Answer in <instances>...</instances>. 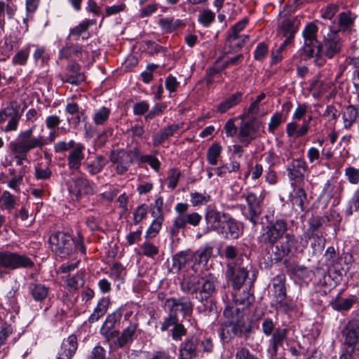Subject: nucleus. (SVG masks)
Returning a JSON list of instances; mask_svg holds the SVG:
<instances>
[{
	"instance_id": "obj_1",
	"label": "nucleus",
	"mask_w": 359,
	"mask_h": 359,
	"mask_svg": "<svg viewBox=\"0 0 359 359\" xmlns=\"http://www.w3.org/2000/svg\"><path fill=\"white\" fill-rule=\"evenodd\" d=\"M49 242L53 251L62 258L67 257L76 251L86 254V248L79 234L78 239L74 240L67 233L56 232L50 236Z\"/></svg>"
},
{
	"instance_id": "obj_2",
	"label": "nucleus",
	"mask_w": 359,
	"mask_h": 359,
	"mask_svg": "<svg viewBox=\"0 0 359 359\" xmlns=\"http://www.w3.org/2000/svg\"><path fill=\"white\" fill-rule=\"evenodd\" d=\"M34 266V262L25 253L9 250L0 251V278H3L11 271L30 269Z\"/></svg>"
},
{
	"instance_id": "obj_3",
	"label": "nucleus",
	"mask_w": 359,
	"mask_h": 359,
	"mask_svg": "<svg viewBox=\"0 0 359 359\" xmlns=\"http://www.w3.org/2000/svg\"><path fill=\"white\" fill-rule=\"evenodd\" d=\"M41 138L33 139L29 132H20L17 137L9 144L11 151L15 155L17 165H21L23 160H27V154L43 144Z\"/></svg>"
},
{
	"instance_id": "obj_4",
	"label": "nucleus",
	"mask_w": 359,
	"mask_h": 359,
	"mask_svg": "<svg viewBox=\"0 0 359 359\" xmlns=\"http://www.w3.org/2000/svg\"><path fill=\"white\" fill-rule=\"evenodd\" d=\"M262 330L266 336L271 335L269 341V351L271 356L276 355L278 348L283 346V342L287 339L288 330L280 327L275 329L273 320L267 318L262 323Z\"/></svg>"
},
{
	"instance_id": "obj_5",
	"label": "nucleus",
	"mask_w": 359,
	"mask_h": 359,
	"mask_svg": "<svg viewBox=\"0 0 359 359\" xmlns=\"http://www.w3.org/2000/svg\"><path fill=\"white\" fill-rule=\"evenodd\" d=\"M318 30V27L315 24L309 23L302 31L304 38L302 52L306 59L320 55V44L316 36Z\"/></svg>"
},
{
	"instance_id": "obj_6",
	"label": "nucleus",
	"mask_w": 359,
	"mask_h": 359,
	"mask_svg": "<svg viewBox=\"0 0 359 359\" xmlns=\"http://www.w3.org/2000/svg\"><path fill=\"white\" fill-rule=\"evenodd\" d=\"M22 114L20 107L16 101H11L8 105L0 110V123L8 119L4 128V132L15 131Z\"/></svg>"
},
{
	"instance_id": "obj_7",
	"label": "nucleus",
	"mask_w": 359,
	"mask_h": 359,
	"mask_svg": "<svg viewBox=\"0 0 359 359\" xmlns=\"http://www.w3.org/2000/svg\"><path fill=\"white\" fill-rule=\"evenodd\" d=\"M287 229V224L284 219H276L274 222L269 223L263 229V233L259 238V241L273 245L283 237Z\"/></svg>"
},
{
	"instance_id": "obj_8",
	"label": "nucleus",
	"mask_w": 359,
	"mask_h": 359,
	"mask_svg": "<svg viewBox=\"0 0 359 359\" xmlns=\"http://www.w3.org/2000/svg\"><path fill=\"white\" fill-rule=\"evenodd\" d=\"M263 129L264 124L261 121L249 120L243 121L238 128V139L241 143L247 147Z\"/></svg>"
},
{
	"instance_id": "obj_9",
	"label": "nucleus",
	"mask_w": 359,
	"mask_h": 359,
	"mask_svg": "<svg viewBox=\"0 0 359 359\" xmlns=\"http://www.w3.org/2000/svg\"><path fill=\"white\" fill-rule=\"evenodd\" d=\"M233 296L234 304L226 305L224 310V315L226 318H233L234 313H242L241 310L248 307L253 301V297L248 287H245L242 293H236Z\"/></svg>"
},
{
	"instance_id": "obj_10",
	"label": "nucleus",
	"mask_w": 359,
	"mask_h": 359,
	"mask_svg": "<svg viewBox=\"0 0 359 359\" xmlns=\"http://www.w3.org/2000/svg\"><path fill=\"white\" fill-rule=\"evenodd\" d=\"M248 276V271L239 263L229 262L226 277L231 282L235 290H239L243 286Z\"/></svg>"
},
{
	"instance_id": "obj_11",
	"label": "nucleus",
	"mask_w": 359,
	"mask_h": 359,
	"mask_svg": "<svg viewBox=\"0 0 359 359\" xmlns=\"http://www.w3.org/2000/svg\"><path fill=\"white\" fill-rule=\"evenodd\" d=\"M201 219L202 216L196 212L187 213L182 216H177L173 221L172 226L170 227V234L172 237L177 236L180 230L186 229L187 224L197 226Z\"/></svg>"
},
{
	"instance_id": "obj_12",
	"label": "nucleus",
	"mask_w": 359,
	"mask_h": 359,
	"mask_svg": "<svg viewBox=\"0 0 359 359\" xmlns=\"http://www.w3.org/2000/svg\"><path fill=\"white\" fill-rule=\"evenodd\" d=\"M217 233L225 239L234 240L242 234V228L240 224L227 213Z\"/></svg>"
},
{
	"instance_id": "obj_13",
	"label": "nucleus",
	"mask_w": 359,
	"mask_h": 359,
	"mask_svg": "<svg viewBox=\"0 0 359 359\" xmlns=\"http://www.w3.org/2000/svg\"><path fill=\"white\" fill-rule=\"evenodd\" d=\"M109 160L113 164L116 165V171L118 175L126 173L133 163L131 153L123 150L112 151Z\"/></svg>"
},
{
	"instance_id": "obj_14",
	"label": "nucleus",
	"mask_w": 359,
	"mask_h": 359,
	"mask_svg": "<svg viewBox=\"0 0 359 359\" xmlns=\"http://www.w3.org/2000/svg\"><path fill=\"white\" fill-rule=\"evenodd\" d=\"M341 47L339 36L337 32L330 31L324 37V42L320 45V54L324 53L327 57L332 58L338 53Z\"/></svg>"
},
{
	"instance_id": "obj_15",
	"label": "nucleus",
	"mask_w": 359,
	"mask_h": 359,
	"mask_svg": "<svg viewBox=\"0 0 359 359\" xmlns=\"http://www.w3.org/2000/svg\"><path fill=\"white\" fill-rule=\"evenodd\" d=\"M217 278L213 276H202L198 285V290L195 292L196 298L200 302L207 300L216 291Z\"/></svg>"
},
{
	"instance_id": "obj_16",
	"label": "nucleus",
	"mask_w": 359,
	"mask_h": 359,
	"mask_svg": "<svg viewBox=\"0 0 359 359\" xmlns=\"http://www.w3.org/2000/svg\"><path fill=\"white\" fill-rule=\"evenodd\" d=\"M67 185L69 192L76 197H79L84 194H90L93 192L89 181L83 177L70 179L67 182Z\"/></svg>"
},
{
	"instance_id": "obj_17",
	"label": "nucleus",
	"mask_w": 359,
	"mask_h": 359,
	"mask_svg": "<svg viewBox=\"0 0 359 359\" xmlns=\"http://www.w3.org/2000/svg\"><path fill=\"white\" fill-rule=\"evenodd\" d=\"M245 201L248 207L247 218L255 226L259 223V216L262 214V200L253 193H248L245 196Z\"/></svg>"
},
{
	"instance_id": "obj_18",
	"label": "nucleus",
	"mask_w": 359,
	"mask_h": 359,
	"mask_svg": "<svg viewBox=\"0 0 359 359\" xmlns=\"http://www.w3.org/2000/svg\"><path fill=\"white\" fill-rule=\"evenodd\" d=\"M198 344L199 340L195 336L186 339L180 346L179 359H196Z\"/></svg>"
},
{
	"instance_id": "obj_19",
	"label": "nucleus",
	"mask_w": 359,
	"mask_h": 359,
	"mask_svg": "<svg viewBox=\"0 0 359 359\" xmlns=\"http://www.w3.org/2000/svg\"><path fill=\"white\" fill-rule=\"evenodd\" d=\"M276 259L280 260L283 257L289 254L297 252L298 249V241L294 235L286 234L280 245L276 246Z\"/></svg>"
},
{
	"instance_id": "obj_20",
	"label": "nucleus",
	"mask_w": 359,
	"mask_h": 359,
	"mask_svg": "<svg viewBox=\"0 0 359 359\" xmlns=\"http://www.w3.org/2000/svg\"><path fill=\"white\" fill-rule=\"evenodd\" d=\"M307 169L306 161L303 158L293 159L287 165V175L291 181H298L302 180Z\"/></svg>"
},
{
	"instance_id": "obj_21",
	"label": "nucleus",
	"mask_w": 359,
	"mask_h": 359,
	"mask_svg": "<svg viewBox=\"0 0 359 359\" xmlns=\"http://www.w3.org/2000/svg\"><path fill=\"white\" fill-rule=\"evenodd\" d=\"M226 214L212 208L208 210L205 215V220L208 225V232L215 231L217 233Z\"/></svg>"
},
{
	"instance_id": "obj_22",
	"label": "nucleus",
	"mask_w": 359,
	"mask_h": 359,
	"mask_svg": "<svg viewBox=\"0 0 359 359\" xmlns=\"http://www.w3.org/2000/svg\"><path fill=\"white\" fill-rule=\"evenodd\" d=\"M77 349V340L75 335H70L64 339L58 350L56 359H72Z\"/></svg>"
},
{
	"instance_id": "obj_23",
	"label": "nucleus",
	"mask_w": 359,
	"mask_h": 359,
	"mask_svg": "<svg viewBox=\"0 0 359 359\" xmlns=\"http://www.w3.org/2000/svg\"><path fill=\"white\" fill-rule=\"evenodd\" d=\"M241 316L242 313H234L233 318H231V323L236 337H243L247 339L251 332L252 327Z\"/></svg>"
},
{
	"instance_id": "obj_24",
	"label": "nucleus",
	"mask_w": 359,
	"mask_h": 359,
	"mask_svg": "<svg viewBox=\"0 0 359 359\" xmlns=\"http://www.w3.org/2000/svg\"><path fill=\"white\" fill-rule=\"evenodd\" d=\"M345 343L350 346H354L359 341V321L355 319L350 320L344 331Z\"/></svg>"
},
{
	"instance_id": "obj_25",
	"label": "nucleus",
	"mask_w": 359,
	"mask_h": 359,
	"mask_svg": "<svg viewBox=\"0 0 359 359\" xmlns=\"http://www.w3.org/2000/svg\"><path fill=\"white\" fill-rule=\"evenodd\" d=\"M201 276L196 273H187L184 275L181 282L180 288L184 292L194 294L197 290L198 285L201 280Z\"/></svg>"
},
{
	"instance_id": "obj_26",
	"label": "nucleus",
	"mask_w": 359,
	"mask_h": 359,
	"mask_svg": "<svg viewBox=\"0 0 359 359\" xmlns=\"http://www.w3.org/2000/svg\"><path fill=\"white\" fill-rule=\"evenodd\" d=\"M84 150L85 147L82 144L78 143L76 147L70 151L67 156V162L71 170L79 169L84 158Z\"/></svg>"
},
{
	"instance_id": "obj_27",
	"label": "nucleus",
	"mask_w": 359,
	"mask_h": 359,
	"mask_svg": "<svg viewBox=\"0 0 359 359\" xmlns=\"http://www.w3.org/2000/svg\"><path fill=\"white\" fill-rule=\"evenodd\" d=\"M118 320V317L116 313H111L107 316L102 326L100 328V334L107 339L110 340L118 335V332L112 330L116 323Z\"/></svg>"
},
{
	"instance_id": "obj_28",
	"label": "nucleus",
	"mask_w": 359,
	"mask_h": 359,
	"mask_svg": "<svg viewBox=\"0 0 359 359\" xmlns=\"http://www.w3.org/2000/svg\"><path fill=\"white\" fill-rule=\"evenodd\" d=\"M169 302L171 303V311L176 315L177 311L182 312L184 316L192 312L193 305L189 298L171 299Z\"/></svg>"
},
{
	"instance_id": "obj_29",
	"label": "nucleus",
	"mask_w": 359,
	"mask_h": 359,
	"mask_svg": "<svg viewBox=\"0 0 359 359\" xmlns=\"http://www.w3.org/2000/svg\"><path fill=\"white\" fill-rule=\"evenodd\" d=\"M180 128V124H172L161 130L154 135L152 138L153 144L158 146L162 144L166 140L172 137Z\"/></svg>"
},
{
	"instance_id": "obj_30",
	"label": "nucleus",
	"mask_w": 359,
	"mask_h": 359,
	"mask_svg": "<svg viewBox=\"0 0 359 359\" xmlns=\"http://www.w3.org/2000/svg\"><path fill=\"white\" fill-rule=\"evenodd\" d=\"M106 164L105 158L102 155H97L95 160L85 162L83 167L90 175H95L100 173Z\"/></svg>"
},
{
	"instance_id": "obj_31",
	"label": "nucleus",
	"mask_w": 359,
	"mask_h": 359,
	"mask_svg": "<svg viewBox=\"0 0 359 359\" xmlns=\"http://www.w3.org/2000/svg\"><path fill=\"white\" fill-rule=\"evenodd\" d=\"M138 324L137 323H130V325L126 327L121 335L117 339V345L119 347H123L128 343L132 342L134 336L137 332Z\"/></svg>"
},
{
	"instance_id": "obj_32",
	"label": "nucleus",
	"mask_w": 359,
	"mask_h": 359,
	"mask_svg": "<svg viewBox=\"0 0 359 359\" xmlns=\"http://www.w3.org/2000/svg\"><path fill=\"white\" fill-rule=\"evenodd\" d=\"M158 25L163 32L165 33H171L182 27L184 23L180 19L168 17L160 19Z\"/></svg>"
},
{
	"instance_id": "obj_33",
	"label": "nucleus",
	"mask_w": 359,
	"mask_h": 359,
	"mask_svg": "<svg viewBox=\"0 0 359 359\" xmlns=\"http://www.w3.org/2000/svg\"><path fill=\"white\" fill-rule=\"evenodd\" d=\"M109 304V299L107 297L102 298L97 303L93 313L90 316L88 321L90 323L97 322L107 312Z\"/></svg>"
},
{
	"instance_id": "obj_34",
	"label": "nucleus",
	"mask_w": 359,
	"mask_h": 359,
	"mask_svg": "<svg viewBox=\"0 0 359 359\" xmlns=\"http://www.w3.org/2000/svg\"><path fill=\"white\" fill-rule=\"evenodd\" d=\"M242 96V93L239 92L231 95L217 106V110L220 113H224L227 111L229 109L235 107L241 101Z\"/></svg>"
},
{
	"instance_id": "obj_35",
	"label": "nucleus",
	"mask_w": 359,
	"mask_h": 359,
	"mask_svg": "<svg viewBox=\"0 0 359 359\" xmlns=\"http://www.w3.org/2000/svg\"><path fill=\"white\" fill-rule=\"evenodd\" d=\"M358 117V111L356 107L353 105L347 107L343 114L344 126L349 128Z\"/></svg>"
},
{
	"instance_id": "obj_36",
	"label": "nucleus",
	"mask_w": 359,
	"mask_h": 359,
	"mask_svg": "<svg viewBox=\"0 0 359 359\" xmlns=\"http://www.w3.org/2000/svg\"><path fill=\"white\" fill-rule=\"evenodd\" d=\"M219 335L223 343H229L234 337H236L231 321L229 323H226L221 325L219 330Z\"/></svg>"
},
{
	"instance_id": "obj_37",
	"label": "nucleus",
	"mask_w": 359,
	"mask_h": 359,
	"mask_svg": "<svg viewBox=\"0 0 359 359\" xmlns=\"http://www.w3.org/2000/svg\"><path fill=\"white\" fill-rule=\"evenodd\" d=\"M29 290L36 301H43L48 294V287L41 283L31 285Z\"/></svg>"
},
{
	"instance_id": "obj_38",
	"label": "nucleus",
	"mask_w": 359,
	"mask_h": 359,
	"mask_svg": "<svg viewBox=\"0 0 359 359\" xmlns=\"http://www.w3.org/2000/svg\"><path fill=\"white\" fill-rule=\"evenodd\" d=\"M222 147L218 143L212 144L207 151V161L212 165H215L218 163V158L220 156Z\"/></svg>"
},
{
	"instance_id": "obj_39",
	"label": "nucleus",
	"mask_w": 359,
	"mask_h": 359,
	"mask_svg": "<svg viewBox=\"0 0 359 359\" xmlns=\"http://www.w3.org/2000/svg\"><path fill=\"white\" fill-rule=\"evenodd\" d=\"M354 303V299L337 297L331 302L332 307L338 311L348 310Z\"/></svg>"
},
{
	"instance_id": "obj_40",
	"label": "nucleus",
	"mask_w": 359,
	"mask_h": 359,
	"mask_svg": "<svg viewBox=\"0 0 359 359\" xmlns=\"http://www.w3.org/2000/svg\"><path fill=\"white\" fill-rule=\"evenodd\" d=\"M60 80L65 83H69L72 85L78 86L85 81V76L83 74H73L70 72H66L60 74L58 76Z\"/></svg>"
},
{
	"instance_id": "obj_41",
	"label": "nucleus",
	"mask_w": 359,
	"mask_h": 359,
	"mask_svg": "<svg viewBox=\"0 0 359 359\" xmlns=\"http://www.w3.org/2000/svg\"><path fill=\"white\" fill-rule=\"evenodd\" d=\"M16 9V6L13 3H6L4 0L0 1V22L4 21L6 14L8 18H11Z\"/></svg>"
},
{
	"instance_id": "obj_42",
	"label": "nucleus",
	"mask_w": 359,
	"mask_h": 359,
	"mask_svg": "<svg viewBox=\"0 0 359 359\" xmlns=\"http://www.w3.org/2000/svg\"><path fill=\"white\" fill-rule=\"evenodd\" d=\"M110 113L111 110L106 107L96 110L93 116L94 123L97 126L104 125L109 119Z\"/></svg>"
},
{
	"instance_id": "obj_43",
	"label": "nucleus",
	"mask_w": 359,
	"mask_h": 359,
	"mask_svg": "<svg viewBox=\"0 0 359 359\" xmlns=\"http://www.w3.org/2000/svg\"><path fill=\"white\" fill-rule=\"evenodd\" d=\"M248 20L246 18H244L230 28L228 34V39L229 41L233 43L239 38V33L243 30L248 24Z\"/></svg>"
},
{
	"instance_id": "obj_44",
	"label": "nucleus",
	"mask_w": 359,
	"mask_h": 359,
	"mask_svg": "<svg viewBox=\"0 0 359 359\" xmlns=\"http://www.w3.org/2000/svg\"><path fill=\"white\" fill-rule=\"evenodd\" d=\"M82 48L79 45H72L63 47L59 51L58 58L60 60H67L72 56L81 53Z\"/></svg>"
},
{
	"instance_id": "obj_45",
	"label": "nucleus",
	"mask_w": 359,
	"mask_h": 359,
	"mask_svg": "<svg viewBox=\"0 0 359 359\" xmlns=\"http://www.w3.org/2000/svg\"><path fill=\"white\" fill-rule=\"evenodd\" d=\"M212 248L208 245L201 248L194 255L195 261L200 264H206L212 255Z\"/></svg>"
},
{
	"instance_id": "obj_46",
	"label": "nucleus",
	"mask_w": 359,
	"mask_h": 359,
	"mask_svg": "<svg viewBox=\"0 0 359 359\" xmlns=\"http://www.w3.org/2000/svg\"><path fill=\"white\" fill-rule=\"evenodd\" d=\"M15 197L8 191H4L0 196V209L11 210L15 208Z\"/></svg>"
},
{
	"instance_id": "obj_47",
	"label": "nucleus",
	"mask_w": 359,
	"mask_h": 359,
	"mask_svg": "<svg viewBox=\"0 0 359 359\" xmlns=\"http://www.w3.org/2000/svg\"><path fill=\"white\" fill-rule=\"evenodd\" d=\"M265 114L262 105L252 102L245 115L246 118H248L250 120L257 121V118L258 117L263 116Z\"/></svg>"
},
{
	"instance_id": "obj_48",
	"label": "nucleus",
	"mask_w": 359,
	"mask_h": 359,
	"mask_svg": "<svg viewBox=\"0 0 359 359\" xmlns=\"http://www.w3.org/2000/svg\"><path fill=\"white\" fill-rule=\"evenodd\" d=\"M210 199V196L205 191L203 193L194 191L190 194V202L193 206L205 205L209 202Z\"/></svg>"
},
{
	"instance_id": "obj_49",
	"label": "nucleus",
	"mask_w": 359,
	"mask_h": 359,
	"mask_svg": "<svg viewBox=\"0 0 359 359\" xmlns=\"http://www.w3.org/2000/svg\"><path fill=\"white\" fill-rule=\"evenodd\" d=\"M215 14L210 9L203 10L198 15V21L203 27H209L215 20Z\"/></svg>"
},
{
	"instance_id": "obj_50",
	"label": "nucleus",
	"mask_w": 359,
	"mask_h": 359,
	"mask_svg": "<svg viewBox=\"0 0 359 359\" xmlns=\"http://www.w3.org/2000/svg\"><path fill=\"white\" fill-rule=\"evenodd\" d=\"M355 18V16L351 12L341 13L339 16V25L342 29H348L352 26Z\"/></svg>"
},
{
	"instance_id": "obj_51",
	"label": "nucleus",
	"mask_w": 359,
	"mask_h": 359,
	"mask_svg": "<svg viewBox=\"0 0 359 359\" xmlns=\"http://www.w3.org/2000/svg\"><path fill=\"white\" fill-rule=\"evenodd\" d=\"M95 23V20H84L79 25L75 27L71 30L70 34L72 36H80L82 34L86 32L88 27Z\"/></svg>"
},
{
	"instance_id": "obj_52",
	"label": "nucleus",
	"mask_w": 359,
	"mask_h": 359,
	"mask_svg": "<svg viewBox=\"0 0 359 359\" xmlns=\"http://www.w3.org/2000/svg\"><path fill=\"white\" fill-rule=\"evenodd\" d=\"M34 128V126L33 127L30 128L28 130H24L23 132H29L30 133V137L32 138H33V139L41 138L43 140L42 145L36 147V148H42L45 145H46V144H48L49 143L53 142L55 141L56 137H57L55 129L50 130L49 135H48V137L47 138L44 137L43 135H41L37 136V137H35V136L33 135Z\"/></svg>"
},
{
	"instance_id": "obj_53",
	"label": "nucleus",
	"mask_w": 359,
	"mask_h": 359,
	"mask_svg": "<svg viewBox=\"0 0 359 359\" xmlns=\"http://www.w3.org/2000/svg\"><path fill=\"white\" fill-rule=\"evenodd\" d=\"M163 217L157 216L156 219L151 223L150 226L147 231L145 237L147 238H151L156 236V235L158 233L162 222H163Z\"/></svg>"
},
{
	"instance_id": "obj_54",
	"label": "nucleus",
	"mask_w": 359,
	"mask_h": 359,
	"mask_svg": "<svg viewBox=\"0 0 359 359\" xmlns=\"http://www.w3.org/2000/svg\"><path fill=\"white\" fill-rule=\"evenodd\" d=\"M189 260L187 255L183 252L176 254L172 258V268L180 271L185 266Z\"/></svg>"
},
{
	"instance_id": "obj_55",
	"label": "nucleus",
	"mask_w": 359,
	"mask_h": 359,
	"mask_svg": "<svg viewBox=\"0 0 359 359\" xmlns=\"http://www.w3.org/2000/svg\"><path fill=\"white\" fill-rule=\"evenodd\" d=\"M306 198V194L304 190L302 188H297L294 191V195L292 196V203L294 205L298 206L303 210Z\"/></svg>"
},
{
	"instance_id": "obj_56",
	"label": "nucleus",
	"mask_w": 359,
	"mask_h": 359,
	"mask_svg": "<svg viewBox=\"0 0 359 359\" xmlns=\"http://www.w3.org/2000/svg\"><path fill=\"white\" fill-rule=\"evenodd\" d=\"M291 41V38L286 39L280 46L271 53V64L275 65L283 59L282 53L285 50L286 46Z\"/></svg>"
},
{
	"instance_id": "obj_57",
	"label": "nucleus",
	"mask_w": 359,
	"mask_h": 359,
	"mask_svg": "<svg viewBox=\"0 0 359 359\" xmlns=\"http://www.w3.org/2000/svg\"><path fill=\"white\" fill-rule=\"evenodd\" d=\"M278 283H274V293L276 296V302L278 304H282L286 296V290L285 285L281 283V279L279 280Z\"/></svg>"
},
{
	"instance_id": "obj_58",
	"label": "nucleus",
	"mask_w": 359,
	"mask_h": 359,
	"mask_svg": "<svg viewBox=\"0 0 359 359\" xmlns=\"http://www.w3.org/2000/svg\"><path fill=\"white\" fill-rule=\"evenodd\" d=\"M148 212V206L146 204L139 205L133 213V222L135 224H139L146 216Z\"/></svg>"
},
{
	"instance_id": "obj_59",
	"label": "nucleus",
	"mask_w": 359,
	"mask_h": 359,
	"mask_svg": "<svg viewBox=\"0 0 359 359\" xmlns=\"http://www.w3.org/2000/svg\"><path fill=\"white\" fill-rule=\"evenodd\" d=\"M269 52L268 45L264 42L259 43L254 51V57L256 60L262 61Z\"/></svg>"
},
{
	"instance_id": "obj_60",
	"label": "nucleus",
	"mask_w": 359,
	"mask_h": 359,
	"mask_svg": "<svg viewBox=\"0 0 359 359\" xmlns=\"http://www.w3.org/2000/svg\"><path fill=\"white\" fill-rule=\"evenodd\" d=\"M285 119L283 118V114L281 113H276L271 118L270 122L269 123L268 130L270 133H273L275 130L283 122H285Z\"/></svg>"
},
{
	"instance_id": "obj_61",
	"label": "nucleus",
	"mask_w": 359,
	"mask_h": 359,
	"mask_svg": "<svg viewBox=\"0 0 359 359\" xmlns=\"http://www.w3.org/2000/svg\"><path fill=\"white\" fill-rule=\"evenodd\" d=\"M345 175L351 184H357L359 182V170L353 167H347L345 170Z\"/></svg>"
},
{
	"instance_id": "obj_62",
	"label": "nucleus",
	"mask_w": 359,
	"mask_h": 359,
	"mask_svg": "<svg viewBox=\"0 0 359 359\" xmlns=\"http://www.w3.org/2000/svg\"><path fill=\"white\" fill-rule=\"evenodd\" d=\"M141 249L142 250V254L148 257L154 258L158 253V248L149 242L144 243Z\"/></svg>"
},
{
	"instance_id": "obj_63",
	"label": "nucleus",
	"mask_w": 359,
	"mask_h": 359,
	"mask_svg": "<svg viewBox=\"0 0 359 359\" xmlns=\"http://www.w3.org/2000/svg\"><path fill=\"white\" fill-rule=\"evenodd\" d=\"M311 238L314 241V243H311V246L314 251L321 252L325 244V238L323 235L313 233Z\"/></svg>"
},
{
	"instance_id": "obj_64",
	"label": "nucleus",
	"mask_w": 359,
	"mask_h": 359,
	"mask_svg": "<svg viewBox=\"0 0 359 359\" xmlns=\"http://www.w3.org/2000/svg\"><path fill=\"white\" fill-rule=\"evenodd\" d=\"M67 285L69 287L76 290L84 285V280L81 273H76L67 280Z\"/></svg>"
}]
</instances>
